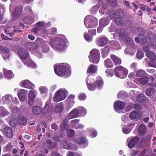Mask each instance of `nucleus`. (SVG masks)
Returning <instances> with one entry per match:
<instances>
[{
	"mask_svg": "<svg viewBox=\"0 0 156 156\" xmlns=\"http://www.w3.org/2000/svg\"><path fill=\"white\" fill-rule=\"evenodd\" d=\"M3 73L5 77L7 79H9L13 77L14 75L13 74L11 71L5 69H3Z\"/></svg>",
	"mask_w": 156,
	"mask_h": 156,
	"instance_id": "cd10ccee",
	"label": "nucleus"
},
{
	"mask_svg": "<svg viewBox=\"0 0 156 156\" xmlns=\"http://www.w3.org/2000/svg\"><path fill=\"white\" fill-rule=\"evenodd\" d=\"M4 131L6 136L9 138H12L13 135L12 129L8 126L5 127Z\"/></svg>",
	"mask_w": 156,
	"mask_h": 156,
	"instance_id": "412c9836",
	"label": "nucleus"
},
{
	"mask_svg": "<svg viewBox=\"0 0 156 156\" xmlns=\"http://www.w3.org/2000/svg\"><path fill=\"white\" fill-rule=\"evenodd\" d=\"M79 115L78 111L76 108L71 111L68 114V116L69 119H72L78 117Z\"/></svg>",
	"mask_w": 156,
	"mask_h": 156,
	"instance_id": "aec40b11",
	"label": "nucleus"
},
{
	"mask_svg": "<svg viewBox=\"0 0 156 156\" xmlns=\"http://www.w3.org/2000/svg\"><path fill=\"white\" fill-rule=\"evenodd\" d=\"M38 44H36L35 41L34 43L32 42H27L25 44L26 48L28 49L34 50L37 48Z\"/></svg>",
	"mask_w": 156,
	"mask_h": 156,
	"instance_id": "6ab92c4d",
	"label": "nucleus"
},
{
	"mask_svg": "<svg viewBox=\"0 0 156 156\" xmlns=\"http://www.w3.org/2000/svg\"><path fill=\"white\" fill-rule=\"evenodd\" d=\"M53 110V106L51 103L49 101H47L43 108L42 113L44 114L49 113L51 112Z\"/></svg>",
	"mask_w": 156,
	"mask_h": 156,
	"instance_id": "ddd939ff",
	"label": "nucleus"
},
{
	"mask_svg": "<svg viewBox=\"0 0 156 156\" xmlns=\"http://www.w3.org/2000/svg\"><path fill=\"white\" fill-rule=\"evenodd\" d=\"M110 57L115 65H119L121 63V59L117 56L114 55H111Z\"/></svg>",
	"mask_w": 156,
	"mask_h": 156,
	"instance_id": "b1692460",
	"label": "nucleus"
},
{
	"mask_svg": "<svg viewBox=\"0 0 156 156\" xmlns=\"http://www.w3.org/2000/svg\"><path fill=\"white\" fill-rule=\"evenodd\" d=\"M20 91V92L17 94L21 102L24 101L25 99L27 97V91L26 90L23 89H20L15 88L14 91Z\"/></svg>",
	"mask_w": 156,
	"mask_h": 156,
	"instance_id": "9b49d317",
	"label": "nucleus"
},
{
	"mask_svg": "<svg viewBox=\"0 0 156 156\" xmlns=\"http://www.w3.org/2000/svg\"><path fill=\"white\" fill-rule=\"evenodd\" d=\"M46 142L48 144V147L50 148H54L55 147L57 146V144L55 143H52L51 140H47Z\"/></svg>",
	"mask_w": 156,
	"mask_h": 156,
	"instance_id": "49530a36",
	"label": "nucleus"
},
{
	"mask_svg": "<svg viewBox=\"0 0 156 156\" xmlns=\"http://www.w3.org/2000/svg\"><path fill=\"white\" fill-rule=\"evenodd\" d=\"M9 122L10 126L13 127L16 126L17 124V121L16 119L10 120Z\"/></svg>",
	"mask_w": 156,
	"mask_h": 156,
	"instance_id": "69168bd1",
	"label": "nucleus"
},
{
	"mask_svg": "<svg viewBox=\"0 0 156 156\" xmlns=\"http://www.w3.org/2000/svg\"><path fill=\"white\" fill-rule=\"evenodd\" d=\"M108 15L109 16V18L111 19H113L115 16H119L122 17L123 16L124 14L123 11L120 9H119L117 10L115 12V15L113 12V10H111L109 13Z\"/></svg>",
	"mask_w": 156,
	"mask_h": 156,
	"instance_id": "a211bd4d",
	"label": "nucleus"
},
{
	"mask_svg": "<svg viewBox=\"0 0 156 156\" xmlns=\"http://www.w3.org/2000/svg\"><path fill=\"white\" fill-rule=\"evenodd\" d=\"M73 140L75 142L80 145L82 148L85 147L88 145L87 141L85 138L82 137L78 139L76 137H74Z\"/></svg>",
	"mask_w": 156,
	"mask_h": 156,
	"instance_id": "f8f14e48",
	"label": "nucleus"
},
{
	"mask_svg": "<svg viewBox=\"0 0 156 156\" xmlns=\"http://www.w3.org/2000/svg\"><path fill=\"white\" fill-rule=\"evenodd\" d=\"M90 62L98 63L100 58V53L98 50L96 49H93L90 52L89 56Z\"/></svg>",
	"mask_w": 156,
	"mask_h": 156,
	"instance_id": "423d86ee",
	"label": "nucleus"
},
{
	"mask_svg": "<svg viewBox=\"0 0 156 156\" xmlns=\"http://www.w3.org/2000/svg\"><path fill=\"white\" fill-rule=\"evenodd\" d=\"M87 86L88 89L91 91L94 90L96 88V85L95 83L87 85Z\"/></svg>",
	"mask_w": 156,
	"mask_h": 156,
	"instance_id": "680f3d73",
	"label": "nucleus"
},
{
	"mask_svg": "<svg viewBox=\"0 0 156 156\" xmlns=\"http://www.w3.org/2000/svg\"><path fill=\"white\" fill-rule=\"evenodd\" d=\"M97 86L98 88H101L103 85V83L101 78L98 76L96 79Z\"/></svg>",
	"mask_w": 156,
	"mask_h": 156,
	"instance_id": "c03bdc74",
	"label": "nucleus"
},
{
	"mask_svg": "<svg viewBox=\"0 0 156 156\" xmlns=\"http://www.w3.org/2000/svg\"><path fill=\"white\" fill-rule=\"evenodd\" d=\"M12 96L10 94H7L2 97L3 101L6 104L10 103L12 102Z\"/></svg>",
	"mask_w": 156,
	"mask_h": 156,
	"instance_id": "bb28decb",
	"label": "nucleus"
},
{
	"mask_svg": "<svg viewBox=\"0 0 156 156\" xmlns=\"http://www.w3.org/2000/svg\"><path fill=\"white\" fill-rule=\"evenodd\" d=\"M0 53L2 54L3 59L6 61L9 59L10 57L9 50L7 47L1 46L0 47Z\"/></svg>",
	"mask_w": 156,
	"mask_h": 156,
	"instance_id": "6e6552de",
	"label": "nucleus"
},
{
	"mask_svg": "<svg viewBox=\"0 0 156 156\" xmlns=\"http://www.w3.org/2000/svg\"><path fill=\"white\" fill-rule=\"evenodd\" d=\"M147 58L151 61H154L156 59V56L154 53L152 51H150L146 54Z\"/></svg>",
	"mask_w": 156,
	"mask_h": 156,
	"instance_id": "7c9ffc66",
	"label": "nucleus"
},
{
	"mask_svg": "<svg viewBox=\"0 0 156 156\" xmlns=\"http://www.w3.org/2000/svg\"><path fill=\"white\" fill-rule=\"evenodd\" d=\"M22 12V8L21 6L16 7L12 15L13 19L16 20L21 15Z\"/></svg>",
	"mask_w": 156,
	"mask_h": 156,
	"instance_id": "dca6fc26",
	"label": "nucleus"
},
{
	"mask_svg": "<svg viewBox=\"0 0 156 156\" xmlns=\"http://www.w3.org/2000/svg\"><path fill=\"white\" fill-rule=\"evenodd\" d=\"M141 114V112L133 111L129 114V118L132 120L135 121H137L140 119Z\"/></svg>",
	"mask_w": 156,
	"mask_h": 156,
	"instance_id": "9d476101",
	"label": "nucleus"
},
{
	"mask_svg": "<svg viewBox=\"0 0 156 156\" xmlns=\"http://www.w3.org/2000/svg\"><path fill=\"white\" fill-rule=\"evenodd\" d=\"M89 132L90 133L92 137H95L97 134V132L94 129L92 128L88 129Z\"/></svg>",
	"mask_w": 156,
	"mask_h": 156,
	"instance_id": "5fc2aeb1",
	"label": "nucleus"
},
{
	"mask_svg": "<svg viewBox=\"0 0 156 156\" xmlns=\"http://www.w3.org/2000/svg\"><path fill=\"white\" fill-rule=\"evenodd\" d=\"M34 14H32L30 16H27L24 18L23 21L25 23L28 24H31L34 22Z\"/></svg>",
	"mask_w": 156,
	"mask_h": 156,
	"instance_id": "4be33fe9",
	"label": "nucleus"
},
{
	"mask_svg": "<svg viewBox=\"0 0 156 156\" xmlns=\"http://www.w3.org/2000/svg\"><path fill=\"white\" fill-rule=\"evenodd\" d=\"M37 95V92L34 90H31L28 93V98L35 99Z\"/></svg>",
	"mask_w": 156,
	"mask_h": 156,
	"instance_id": "ea45409f",
	"label": "nucleus"
},
{
	"mask_svg": "<svg viewBox=\"0 0 156 156\" xmlns=\"http://www.w3.org/2000/svg\"><path fill=\"white\" fill-rule=\"evenodd\" d=\"M84 36L85 39L88 42L92 41L93 39V37L90 36L87 33H85L84 34Z\"/></svg>",
	"mask_w": 156,
	"mask_h": 156,
	"instance_id": "4d7b16f0",
	"label": "nucleus"
},
{
	"mask_svg": "<svg viewBox=\"0 0 156 156\" xmlns=\"http://www.w3.org/2000/svg\"><path fill=\"white\" fill-rule=\"evenodd\" d=\"M125 106L124 103L121 101H116L114 104V108L115 111L119 113L122 112L121 110L124 108Z\"/></svg>",
	"mask_w": 156,
	"mask_h": 156,
	"instance_id": "1a4fd4ad",
	"label": "nucleus"
},
{
	"mask_svg": "<svg viewBox=\"0 0 156 156\" xmlns=\"http://www.w3.org/2000/svg\"><path fill=\"white\" fill-rule=\"evenodd\" d=\"M45 23L43 21L37 22L36 24V28L38 30H43L45 28Z\"/></svg>",
	"mask_w": 156,
	"mask_h": 156,
	"instance_id": "a19ab883",
	"label": "nucleus"
},
{
	"mask_svg": "<svg viewBox=\"0 0 156 156\" xmlns=\"http://www.w3.org/2000/svg\"><path fill=\"white\" fill-rule=\"evenodd\" d=\"M140 43L142 44H144L146 42L148 46H151V42L150 39L148 38V37H145L143 36L142 37V39H140Z\"/></svg>",
	"mask_w": 156,
	"mask_h": 156,
	"instance_id": "e433bc0d",
	"label": "nucleus"
},
{
	"mask_svg": "<svg viewBox=\"0 0 156 156\" xmlns=\"http://www.w3.org/2000/svg\"><path fill=\"white\" fill-rule=\"evenodd\" d=\"M23 63L27 66L30 67L34 68L35 67L37 66L36 64L31 60H29V62H23Z\"/></svg>",
	"mask_w": 156,
	"mask_h": 156,
	"instance_id": "09e8293b",
	"label": "nucleus"
},
{
	"mask_svg": "<svg viewBox=\"0 0 156 156\" xmlns=\"http://www.w3.org/2000/svg\"><path fill=\"white\" fill-rule=\"evenodd\" d=\"M108 40V39L106 37H100L96 39V43L98 46L102 47L107 43Z\"/></svg>",
	"mask_w": 156,
	"mask_h": 156,
	"instance_id": "2eb2a0df",
	"label": "nucleus"
},
{
	"mask_svg": "<svg viewBox=\"0 0 156 156\" xmlns=\"http://www.w3.org/2000/svg\"><path fill=\"white\" fill-rule=\"evenodd\" d=\"M114 72L115 76L119 78H125L128 73V70L121 66H117L114 69Z\"/></svg>",
	"mask_w": 156,
	"mask_h": 156,
	"instance_id": "39448f33",
	"label": "nucleus"
},
{
	"mask_svg": "<svg viewBox=\"0 0 156 156\" xmlns=\"http://www.w3.org/2000/svg\"><path fill=\"white\" fill-rule=\"evenodd\" d=\"M84 23L87 28H93L97 26L98 21L96 18L94 16H87L85 18Z\"/></svg>",
	"mask_w": 156,
	"mask_h": 156,
	"instance_id": "7ed1b4c3",
	"label": "nucleus"
},
{
	"mask_svg": "<svg viewBox=\"0 0 156 156\" xmlns=\"http://www.w3.org/2000/svg\"><path fill=\"white\" fill-rule=\"evenodd\" d=\"M24 12L26 14H29L31 15H32V14H34L30 6H27L25 7L24 10Z\"/></svg>",
	"mask_w": 156,
	"mask_h": 156,
	"instance_id": "864d4df0",
	"label": "nucleus"
},
{
	"mask_svg": "<svg viewBox=\"0 0 156 156\" xmlns=\"http://www.w3.org/2000/svg\"><path fill=\"white\" fill-rule=\"evenodd\" d=\"M146 126L144 124L140 125L138 131L141 135H144L146 133Z\"/></svg>",
	"mask_w": 156,
	"mask_h": 156,
	"instance_id": "f704fd0d",
	"label": "nucleus"
},
{
	"mask_svg": "<svg viewBox=\"0 0 156 156\" xmlns=\"http://www.w3.org/2000/svg\"><path fill=\"white\" fill-rule=\"evenodd\" d=\"M86 82L87 85L95 83L93 77L91 76H88L86 78Z\"/></svg>",
	"mask_w": 156,
	"mask_h": 156,
	"instance_id": "37998d69",
	"label": "nucleus"
},
{
	"mask_svg": "<svg viewBox=\"0 0 156 156\" xmlns=\"http://www.w3.org/2000/svg\"><path fill=\"white\" fill-rule=\"evenodd\" d=\"M27 119L23 116H20L18 118V122L20 125H25L27 123Z\"/></svg>",
	"mask_w": 156,
	"mask_h": 156,
	"instance_id": "473e14b6",
	"label": "nucleus"
},
{
	"mask_svg": "<svg viewBox=\"0 0 156 156\" xmlns=\"http://www.w3.org/2000/svg\"><path fill=\"white\" fill-rule=\"evenodd\" d=\"M129 97L133 99L134 98L137 96L136 91L134 90H130L129 93Z\"/></svg>",
	"mask_w": 156,
	"mask_h": 156,
	"instance_id": "13d9d810",
	"label": "nucleus"
},
{
	"mask_svg": "<svg viewBox=\"0 0 156 156\" xmlns=\"http://www.w3.org/2000/svg\"><path fill=\"white\" fill-rule=\"evenodd\" d=\"M97 70V67L94 65H91L89 67L87 71V73H95Z\"/></svg>",
	"mask_w": 156,
	"mask_h": 156,
	"instance_id": "58836bf2",
	"label": "nucleus"
},
{
	"mask_svg": "<svg viewBox=\"0 0 156 156\" xmlns=\"http://www.w3.org/2000/svg\"><path fill=\"white\" fill-rule=\"evenodd\" d=\"M78 121L79 120L77 119L73 120L71 121V125L73 128L77 129L78 127L77 126Z\"/></svg>",
	"mask_w": 156,
	"mask_h": 156,
	"instance_id": "3c124183",
	"label": "nucleus"
},
{
	"mask_svg": "<svg viewBox=\"0 0 156 156\" xmlns=\"http://www.w3.org/2000/svg\"><path fill=\"white\" fill-rule=\"evenodd\" d=\"M42 110V108L39 106H34L32 108V112L36 115H39L41 113Z\"/></svg>",
	"mask_w": 156,
	"mask_h": 156,
	"instance_id": "393cba45",
	"label": "nucleus"
},
{
	"mask_svg": "<svg viewBox=\"0 0 156 156\" xmlns=\"http://www.w3.org/2000/svg\"><path fill=\"white\" fill-rule=\"evenodd\" d=\"M67 136L69 137H73L74 134V131L72 129H69L67 130Z\"/></svg>",
	"mask_w": 156,
	"mask_h": 156,
	"instance_id": "bf43d9fd",
	"label": "nucleus"
},
{
	"mask_svg": "<svg viewBox=\"0 0 156 156\" xmlns=\"http://www.w3.org/2000/svg\"><path fill=\"white\" fill-rule=\"evenodd\" d=\"M18 53L23 62H25L24 60L26 59L29 55L27 51L24 49H21L18 51Z\"/></svg>",
	"mask_w": 156,
	"mask_h": 156,
	"instance_id": "4468645a",
	"label": "nucleus"
},
{
	"mask_svg": "<svg viewBox=\"0 0 156 156\" xmlns=\"http://www.w3.org/2000/svg\"><path fill=\"white\" fill-rule=\"evenodd\" d=\"M63 144L62 146L64 148L66 149L72 148L71 144L69 142L64 141Z\"/></svg>",
	"mask_w": 156,
	"mask_h": 156,
	"instance_id": "8fccbe9b",
	"label": "nucleus"
},
{
	"mask_svg": "<svg viewBox=\"0 0 156 156\" xmlns=\"http://www.w3.org/2000/svg\"><path fill=\"white\" fill-rule=\"evenodd\" d=\"M63 109V105L62 103L56 105L54 108L55 111L56 112H62Z\"/></svg>",
	"mask_w": 156,
	"mask_h": 156,
	"instance_id": "c9c22d12",
	"label": "nucleus"
},
{
	"mask_svg": "<svg viewBox=\"0 0 156 156\" xmlns=\"http://www.w3.org/2000/svg\"><path fill=\"white\" fill-rule=\"evenodd\" d=\"M54 70L55 73L59 76H65L66 78L69 77L71 75V71L69 65H61L56 67L54 66Z\"/></svg>",
	"mask_w": 156,
	"mask_h": 156,
	"instance_id": "f257e3e1",
	"label": "nucleus"
},
{
	"mask_svg": "<svg viewBox=\"0 0 156 156\" xmlns=\"http://www.w3.org/2000/svg\"><path fill=\"white\" fill-rule=\"evenodd\" d=\"M99 6L98 5H96L92 7L90 10L91 12L93 14L96 12L99 8Z\"/></svg>",
	"mask_w": 156,
	"mask_h": 156,
	"instance_id": "e2e57ef3",
	"label": "nucleus"
},
{
	"mask_svg": "<svg viewBox=\"0 0 156 156\" xmlns=\"http://www.w3.org/2000/svg\"><path fill=\"white\" fill-rule=\"evenodd\" d=\"M105 66L107 68H111L113 67V65L109 58L107 59L104 61Z\"/></svg>",
	"mask_w": 156,
	"mask_h": 156,
	"instance_id": "79ce46f5",
	"label": "nucleus"
},
{
	"mask_svg": "<svg viewBox=\"0 0 156 156\" xmlns=\"http://www.w3.org/2000/svg\"><path fill=\"white\" fill-rule=\"evenodd\" d=\"M144 53L141 51L138 50L136 54V57L139 59H141L144 56Z\"/></svg>",
	"mask_w": 156,
	"mask_h": 156,
	"instance_id": "0e129e2a",
	"label": "nucleus"
},
{
	"mask_svg": "<svg viewBox=\"0 0 156 156\" xmlns=\"http://www.w3.org/2000/svg\"><path fill=\"white\" fill-rule=\"evenodd\" d=\"M115 33L121 37H126L127 35L125 30L123 29H118L115 30Z\"/></svg>",
	"mask_w": 156,
	"mask_h": 156,
	"instance_id": "72a5a7b5",
	"label": "nucleus"
},
{
	"mask_svg": "<svg viewBox=\"0 0 156 156\" xmlns=\"http://www.w3.org/2000/svg\"><path fill=\"white\" fill-rule=\"evenodd\" d=\"M20 85L25 88H34L35 85L28 80L22 81L20 83Z\"/></svg>",
	"mask_w": 156,
	"mask_h": 156,
	"instance_id": "f3484780",
	"label": "nucleus"
},
{
	"mask_svg": "<svg viewBox=\"0 0 156 156\" xmlns=\"http://www.w3.org/2000/svg\"><path fill=\"white\" fill-rule=\"evenodd\" d=\"M60 128L63 131L67 129L69 126L65 121H62L60 124Z\"/></svg>",
	"mask_w": 156,
	"mask_h": 156,
	"instance_id": "a18cd8bd",
	"label": "nucleus"
},
{
	"mask_svg": "<svg viewBox=\"0 0 156 156\" xmlns=\"http://www.w3.org/2000/svg\"><path fill=\"white\" fill-rule=\"evenodd\" d=\"M109 20L107 17L101 18L99 21L100 26L105 27L108 25L109 23Z\"/></svg>",
	"mask_w": 156,
	"mask_h": 156,
	"instance_id": "c85d7f7f",
	"label": "nucleus"
},
{
	"mask_svg": "<svg viewBox=\"0 0 156 156\" xmlns=\"http://www.w3.org/2000/svg\"><path fill=\"white\" fill-rule=\"evenodd\" d=\"M110 51L109 46H107L101 49L102 57L103 58H106L108 55Z\"/></svg>",
	"mask_w": 156,
	"mask_h": 156,
	"instance_id": "a878e982",
	"label": "nucleus"
},
{
	"mask_svg": "<svg viewBox=\"0 0 156 156\" xmlns=\"http://www.w3.org/2000/svg\"><path fill=\"white\" fill-rule=\"evenodd\" d=\"M115 23L118 25L122 26L123 25L124 23L122 20L119 18L116 17L114 19Z\"/></svg>",
	"mask_w": 156,
	"mask_h": 156,
	"instance_id": "603ef678",
	"label": "nucleus"
},
{
	"mask_svg": "<svg viewBox=\"0 0 156 156\" xmlns=\"http://www.w3.org/2000/svg\"><path fill=\"white\" fill-rule=\"evenodd\" d=\"M67 91L64 88H62L58 90L53 97V101L55 102H58L64 100L68 95Z\"/></svg>",
	"mask_w": 156,
	"mask_h": 156,
	"instance_id": "20e7f679",
	"label": "nucleus"
},
{
	"mask_svg": "<svg viewBox=\"0 0 156 156\" xmlns=\"http://www.w3.org/2000/svg\"><path fill=\"white\" fill-rule=\"evenodd\" d=\"M131 130L127 127L124 126L122 128L123 132L125 134H128L131 131Z\"/></svg>",
	"mask_w": 156,
	"mask_h": 156,
	"instance_id": "774afa93",
	"label": "nucleus"
},
{
	"mask_svg": "<svg viewBox=\"0 0 156 156\" xmlns=\"http://www.w3.org/2000/svg\"><path fill=\"white\" fill-rule=\"evenodd\" d=\"M156 92L155 89L154 88H148L146 90L147 95L148 96H151L154 94Z\"/></svg>",
	"mask_w": 156,
	"mask_h": 156,
	"instance_id": "4c0bfd02",
	"label": "nucleus"
},
{
	"mask_svg": "<svg viewBox=\"0 0 156 156\" xmlns=\"http://www.w3.org/2000/svg\"><path fill=\"white\" fill-rule=\"evenodd\" d=\"M145 73V72L142 70H140L136 73L137 76L140 77L144 76Z\"/></svg>",
	"mask_w": 156,
	"mask_h": 156,
	"instance_id": "338daca9",
	"label": "nucleus"
},
{
	"mask_svg": "<svg viewBox=\"0 0 156 156\" xmlns=\"http://www.w3.org/2000/svg\"><path fill=\"white\" fill-rule=\"evenodd\" d=\"M35 43L38 45H41V50L44 53H47L49 51V46L45 41L41 38H38L35 41Z\"/></svg>",
	"mask_w": 156,
	"mask_h": 156,
	"instance_id": "0eeeda50",
	"label": "nucleus"
},
{
	"mask_svg": "<svg viewBox=\"0 0 156 156\" xmlns=\"http://www.w3.org/2000/svg\"><path fill=\"white\" fill-rule=\"evenodd\" d=\"M136 81H138L141 84L144 85L146 84L148 81V77H145L143 78H137L136 80Z\"/></svg>",
	"mask_w": 156,
	"mask_h": 156,
	"instance_id": "2f4dec72",
	"label": "nucleus"
},
{
	"mask_svg": "<svg viewBox=\"0 0 156 156\" xmlns=\"http://www.w3.org/2000/svg\"><path fill=\"white\" fill-rule=\"evenodd\" d=\"M126 92L124 91H121L119 92L118 94V97L119 98H122L127 96Z\"/></svg>",
	"mask_w": 156,
	"mask_h": 156,
	"instance_id": "6e6d98bb",
	"label": "nucleus"
},
{
	"mask_svg": "<svg viewBox=\"0 0 156 156\" xmlns=\"http://www.w3.org/2000/svg\"><path fill=\"white\" fill-rule=\"evenodd\" d=\"M39 90L41 94L45 93L48 91L47 88L45 87H41L39 88Z\"/></svg>",
	"mask_w": 156,
	"mask_h": 156,
	"instance_id": "052dcab7",
	"label": "nucleus"
},
{
	"mask_svg": "<svg viewBox=\"0 0 156 156\" xmlns=\"http://www.w3.org/2000/svg\"><path fill=\"white\" fill-rule=\"evenodd\" d=\"M0 109L1 114L3 117L7 115L9 113L5 108L2 107H0Z\"/></svg>",
	"mask_w": 156,
	"mask_h": 156,
	"instance_id": "de8ad7c7",
	"label": "nucleus"
},
{
	"mask_svg": "<svg viewBox=\"0 0 156 156\" xmlns=\"http://www.w3.org/2000/svg\"><path fill=\"white\" fill-rule=\"evenodd\" d=\"M50 44L54 49L60 51L63 50L66 47L65 41L61 38H55L51 39Z\"/></svg>",
	"mask_w": 156,
	"mask_h": 156,
	"instance_id": "f03ea898",
	"label": "nucleus"
},
{
	"mask_svg": "<svg viewBox=\"0 0 156 156\" xmlns=\"http://www.w3.org/2000/svg\"><path fill=\"white\" fill-rule=\"evenodd\" d=\"M139 139L136 136L134 137L130 141L128 144V146L130 148L133 147L139 142Z\"/></svg>",
	"mask_w": 156,
	"mask_h": 156,
	"instance_id": "5701e85b",
	"label": "nucleus"
},
{
	"mask_svg": "<svg viewBox=\"0 0 156 156\" xmlns=\"http://www.w3.org/2000/svg\"><path fill=\"white\" fill-rule=\"evenodd\" d=\"M77 111H78L80 117L84 116L86 115L87 113V110L83 107L80 106L77 107Z\"/></svg>",
	"mask_w": 156,
	"mask_h": 156,
	"instance_id": "c756f323",
	"label": "nucleus"
}]
</instances>
